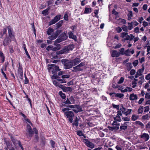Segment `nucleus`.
Returning a JSON list of instances; mask_svg holds the SVG:
<instances>
[{
	"label": "nucleus",
	"mask_w": 150,
	"mask_h": 150,
	"mask_svg": "<svg viewBox=\"0 0 150 150\" xmlns=\"http://www.w3.org/2000/svg\"><path fill=\"white\" fill-rule=\"evenodd\" d=\"M47 66L48 67L47 69L49 72H52V74L53 75H56L57 71L61 70L59 67L54 64H48Z\"/></svg>",
	"instance_id": "f257e3e1"
},
{
	"label": "nucleus",
	"mask_w": 150,
	"mask_h": 150,
	"mask_svg": "<svg viewBox=\"0 0 150 150\" xmlns=\"http://www.w3.org/2000/svg\"><path fill=\"white\" fill-rule=\"evenodd\" d=\"M120 37L123 39L122 41H124L128 40L132 41L134 38V36L132 34H130L129 35L128 33L125 32L122 33L120 34Z\"/></svg>",
	"instance_id": "f03ea898"
},
{
	"label": "nucleus",
	"mask_w": 150,
	"mask_h": 150,
	"mask_svg": "<svg viewBox=\"0 0 150 150\" xmlns=\"http://www.w3.org/2000/svg\"><path fill=\"white\" fill-rule=\"evenodd\" d=\"M67 33V32H64L63 33L60 35L58 38L54 42V44L55 46H59V45L57 44L58 43L64 41L67 39L68 36Z\"/></svg>",
	"instance_id": "7ed1b4c3"
},
{
	"label": "nucleus",
	"mask_w": 150,
	"mask_h": 150,
	"mask_svg": "<svg viewBox=\"0 0 150 150\" xmlns=\"http://www.w3.org/2000/svg\"><path fill=\"white\" fill-rule=\"evenodd\" d=\"M64 115L68 119V120L70 123L73 122V117L74 116V115L72 111H67L65 113Z\"/></svg>",
	"instance_id": "20e7f679"
},
{
	"label": "nucleus",
	"mask_w": 150,
	"mask_h": 150,
	"mask_svg": "<svg viewBox=\"0 0 150 150\" xmlns=\"http://www.w3.org/2000/svg\"><path fill=\"white\" fill-rule=\"evenodd\" d=\"M67 107H69L71 108H76L78 109H73V111H74L76 113H77L79 112L82 111L81 109L79 108V105H67Z\"/></svg>",
	"instance_id": "39448f33"
},
{
	"label": "nucleus",
	"mask_w": 150,
	"mask_h": 150,
	"mask_svg": "<svg viewBox=\"0 0 150 150\" xmlns=\"http://www.w3.org/2000/svg\"><path fill=\"white\" fill-rule=\"evenodd\" d=\"M64 62V68L65 69L71 68L73 66L72 64L70 63V61L65 60Z\"/></svg>",
	"instance_id": "423d86ee"
},
{
	"label": "nucleus",
	"mask_w": 150,
	"mask_h": 150,
	"mask_svg": "<svg viewBox=\"0 0 150 150\" xmlns=\"http://www.w3.org/2000/svg\"><path fill=\"white\" fill-rule=\"evenodd\" d=\"M61 17V15H59L56 16L54 19L50 21L49 23V25H50L56 23L60 19Z\"/></svg>",
	"instance_id": "0eeeda50"
},
{
	"label": "nucleus",
	"mask_w": 150,
	"mask_h": 150,
	"mask_svg": "<svg viewBox=\"0 0 150 150\" xmlns=\"http://www.w3.org/2000/svg\"><path fill=\"white\" fill-rule=\"evenodd\" d=\"M70 63L72 64V65L73 66H75L78 64L80 62H81V60L80 59V57H76L75 59L72 60H70Z\"/></svg>",
	"instance_id": "6e6552de"
},
{
	"label": "nucleus",
	"mask_w": 150,
	"mask_h": 150,
	"mask_svg": "<svg viewBox=\"0 0 150 150\" xmlns=\"http://www.w3.org/2000/svg\"><path fill=\"white\" fill-rule=\"evenodd\" d=\"M83 141L87 146L91 149L93 148L94 147V144L89 141L88 139H84Z\"/></svg>",
	"instance_id": "1a4fd4ad"
},
{
	"label": "nucleus",
	"mask_w": 150,
	"mask_h": 150,
	"mask_svg": "<svg viewBox=\"0 0 150 150\" xmlns=\"http://www.w3.org/2000/svg\"><path fill=\"white\" fill-rule=\"evenodd\" d=\"M8 31V33L9 36L13 40H14V36L13 34V30L12 29V28L10 26H9L7 27Z\"/></svg>",
	"instance_id": "9d476101"
},
{
	"label": "nucleus",
	"mask_w": 150,
	"mask_h": 150,
	"mask_svg": "<svg viewBox=\"0 0 150 150\" xmlns=\"http://www.w3.org/2000/svg\"><path fill=\"white\" fill-rule=\"evenodd\" d=\"M62 32L61 30H58L55 32V33L52 36L50 37V38L51 40H54L56 39L57 36Z\"/></svg>",
	"instance_id": "9b49d317"
},
{
	"label": "nucleus",
	"mask_w": 150,
	"mask_h": 150,
	"mask_svg": "<svg viewBox=\"0 0 150 150\" xmlns=\"http://www.w3.org/2000/svg\"><path fill=\"white\" fill-rule=\"evenodd\" d=\"M110 53L112 57H117L120 56V53L116 50H112Z\"/></svg>",
	"instance_id": "f8f14e48"
},
{
	"label": "nucleus",
	"mask_w": 150,
	"mask_h": 150,
	"mask_svg": "<svg viewBox=\"0 0 150 150\" xmlns=\"http://www.w3.org/2000/svg\"><path fill=\"white\" fill-rule=\"evenodd\" d=\"M33 130V131L32 129H31L28 131L29 134V136L32 137L34 134V132L35 134H38V131L35 128H34Z\"/></svg>",
	"instance_id": "ddd939ff"
},
{
	"label": "nucleus",
	"mask_w": 150,
	"mask_h": 150,
	"mask_svg": "<svg viewBox=\"0 0 150 150\" xmlns=\"http://www.w3.org/2000/svg\"><path fill=\"white\" fill-rule=\"evenodd\" d=\"M134 52V50L132 49H128L125 52V54L127 56H130Z\"/></svg>",
	"instance_id": "4468645a"
},
{
	"label": "nucleus",
	"mask_w": 150,
	"mask_h": 150,
	"mask_svg": "<svg viewBox=\"0 0 150 150\" xmlns=\"http://www.w3.org/2000/svg\"><path fill=\"white\" fill-rule=\"evenodd\" d=\"M140 137L143 139L145 141H146L149 139V136L148 134L144 133L141 135Z\"/></svg>",
	"instance_id": "2eb2a0df"
},
{
	"label": "nucleus",
	"mask_w": 150,
	"mask_h": 150,
	"mask_svg": "<svg viewBox=\"0 0 150 150\" xmlns=\"http://www.w3.org/2000/svg\"><path fill=\"white\" fill-rule=\"evenodd\" d=\"M23 74L22 69L20 67L18 70V76L20 79H23Z\"/></svg>",
	"instance_id": "dca6fc26"
},
{
	"label": "nucleus",
	"mask_w": 150,
	"mask_h": 150,
	"mask_svg": "<svg viewBox=\"0 0 150 150\" xmlns=\"http://www.w3.org/2000/svg\"><path fill=\"white\" fill-rule=\"evenodd\" d=\"M138 99V97L136 94L132 93L129 96V99L131 100H136Z\"/></svg>",
	"instance_id": "f3484780"
},
{
	"label": "nucleus",
	"mask_w": 150,
	"mask_h": 150,
	"mask_svg": "<svg viewBox=\"0 0 150 150\" xmlns=\"http://www.w3.org/2000/svg\"><path fill=\"white\" fill-rule=\"evenodd\" d=\"M69 50L66 48H64V49L60 51H57L56 52L57 54H62L64 53H67L68 52Z\"/></svg>",
	"instance_id": "a211bd4d"
},
{
	"label": "nucleus",
	"mask_w": 150,
	"mask_h": 150,
	"mask_svg": "<svg viewBox=\"0 0 150 150\" xmlns=\"http://www.w3.org/2000/svg\"><path fill=\"white\" fill-rule=\"evenodd\" d=\"M68 34L69 38H72L74 39L76 41L77 39L76 37V35H74V33L72 32H69Z\"/></svg>",
	"instance_id": "6ab92c4d"
},
{
	"label": "nucleus",
	"mask_w": 150,
	"mask_h": 150,
	"mask_svg": "<svg viewBox=\"0 0 150 150\" xmlns=\"http://www.w3.org/2000/svg\"><path fill=\"white\" fill-rule=\"evenodd\" d=\"M11 42V40L8 37L5 38L4 41L3 43L4 46H6Z\"/></svg>",
	"instance_id": "aec40b11"
},
{
	"label": "nucleus",
	"mask_w": 150,
	"mask_h": 150,
	"mask_svg": "<svg viewBox=\"0 0 150 150\" xmlns=\"http://www.w3.org/2000/svg\"><path fill=\"white\" fill-rule=\"evenodd\" d=\"M63 23V21L61 20L58 23L56 24V29H57L60 27Z\"/></svg>",
	"instance_id": "412c9836"
},
{
	"label": "nucleus",
	"mask_w": 150,
	"mask_h": 150,
	"mask_svg": "<svg viewBox=\"0 0 150 150\" xmlns=\"http://www.w3.org/2000/svg\"><path fill=\"white\" fill-rule=\"evenodd\" d=\"M92 11V9L91 8H85L84 13L85 14L89 13Z\"/></svg>",
	"instance_id": "4be33fe9"
},
{
	"label": "nucleus",
	"mask_w": 150,
	"mask_h": 150,
	"mask_svg": "<svg viewBox=\"0 0 150 150\" xmlns=\"http://www.w3.org/2000/svg\"><path fill=\"white\" fill-rule=\"evenodd\" d=\"M63 91L65 92L68 91H72V89L70 87L64 86L63 88Z\"/></svg>",
	"instance_id": "5701e85b"
},
{
	"label": "nucleus",
	"mask_w": 150,
	"mask_h": 150,
	"mask_svg": "<svg viewBox=\"0 0 150 150\" xmlns=\"http://www.w3.org/2000/svg\"><path fill=\"white\" fill-rule=\"evenodd\" d=\"M46 49L48 51H49L50 50L53 51H56L60 49L59 47H46Z\"/></svg>",
	"instance_id": "b1692460"
},
{
	"label": "nucleus",
	"mask_w": 150,
	"mask_h": 150,
	"mask_svg": "<svg viewBox=\"0 0 150 150\" xmlns=\"http://www.w3.org/2000/svg\"><path fill=\"white\" fill-rule=\"evenodd\" d=\"M139 118V116L135 115H133L131 117V120L133 121H135Z\"/></svg>",
	"instance_id": "393cba45"
},
{
	"label": "nucleus",
	"mask_w": 150,
	"mask_h": 150,
	"mask_svg": "<svg viewBox=\"0 0 150 150\" xmlns=\"http://www.w3.org/2000/svg\"><path fill=\"white\" fill-rule=\"evenodd\" d=\"M135 123L140 126L142 128H143L144 127V125L140 121H137L135 122Z\"/></svg>",
	"instance_id": "a878e982"
},
{
	"label": "nucleus",
	"mask_w": 150,
	"mask_h": 150,
	"mask_svg": "<svg viewBox=\"0 0 150 150\" xmlns=\"http://www.w3.org/2000/svg\"><path fill=\"white\" fill-rule=\"evenodd\" d=\"M144 107L143 106H141L139 108L138 110V114H142L143 112Z\"/></svg>",
	"instance_id": "bb28decb"
},
{
	"label": "nucleus",
	"mask_w": 150,
	"mask_h": 150,
	"mask_svg": "<svg viewBox=\"0 0 150 150\" xmlns=\"http://www.w3.org/2000/svg\"><path fill=\"white\" fill-rule=\"evenodd\" d=\"M114 119L115 120L120 122H121V117L120 116L116 115L115 117H114Z\"/></svg>",
	"instance_id": "cd10ccee"
},
{
	"label": "nucleus",
	"mask_w": 150,
	"mask_h": 150,
	"mask_svg": "<svg viewBox=\"0 0 150 150\" xmlns=\"http://www.w3.org/2000/svg\"><path fill=\"white\" fill-rule=\"evenodd\" d=\"M78 120L77 119V117H76L74 121V122L72 123V125H75L76 127L78 126Z\"/></svg>",
	"instance_id": "c85d7f7f"
},
{
	"label": "nucleus",
	"mask_w": 150,
	"mask_h": 150,
	"mask_svg": "<svg viewBox=\"0 0 150 150\" xmlns=\"http://www.w3.org/2000/svg\"><path fill=\"white\" fill-rule=\"evenodd\" d=\"M132 111V110L131 109H127L125 115L126 116H127L128 115L131 114Z\"/></svg>",
	"instance_id": "c756f323"
},
{
	"label": "nucleus",
	"mask_w": 150,
	"mask_h": 150,
	"mask_svg": "<svg viewBox=\"0 0 150 150\" xmlns=\"http://www.w3.org/2000/svg\"><path fill=\"white\" fill-rule=\"evenodd\" d=\"M127 67V70H129L132 67V64L131 63H128L126 64Z\"/></svg>",
	"instance_id": "7c9ffc66"
},
{
	"label": "nucleus",
	"mask_w": 150,
	"mask_h": 150,
	"mask_svg": "<svg viewBox=\"0 0 150 150\" xmlns=\"http://www.w3.org/2000/svg\"><path fill=\"white\" fill-rule=\"evenodd\" d=\"M132 16V11H129V13L128 15V19L129 20H130L131 18V17Z\"/></svg>",
	"instance_id": "2f4dec72"
},
{
	"label": "nucleus",
	"mask_w": 150,
	"mask_h": 150,
	"mask_svg": "<svg viewBox=\"0 0 150 150\" xmlns=\"http://www.w3.org/2000/svg\"><path fill=\"white\" fill-rule=\"evenodd\" d=\"M59 94L62 99H65L66 98V96L65 94L63 93L62 91H60L59 92Z\"/></svg>",
	"instance_id": "473e14b6"
},
{
	"label": "nucleus",
	"mask_w": 150,
	"mask_h": 150,
	"mask_svg": "<svg viewBox=\"0 0 150 150\" xmlns=\"http://www.w3.org/2000/svg\"><path fill=\"white\" fill-rule=\"evenodd\" d=\"M74 68H75V70L76 71V72L77 71H81L83 70V69L81 68H80L79 67L78 65H77L75 67H74Z\"/></svg>",
	"instance_id": "72a5a7b5"
},
{
	"label": "nucleus",
	"mask_w": 150,
	"mask_h": 150,
	"mask_svg": "<svg viewBox=\"0 0 150 150\" xmlns=\"http://www.w3.org/2000/svg\"><path fill=\"white\" fill-rule=\"evenodd\" d=\"M125 49L123 48H122L120 49L119 52L120 53V55H123L125 54Z\"/></svg>",
	"instance_id": "f704fd0d"
},
{
	"label": "nucleus",
	"mask_w": 150,
	"mask_h": 150,
	"mask_svg": "<svg viewBox=\"0 0 150 150\" xmlns=\"http://www.w3.org/2000/svg\"><path fill=\"white\" fill-rule=\"evenodd\" d=\"M69 98L72 104H74L75 103V100L73 96H71Z\"/></svg>",
	"instance_id": "c9c22d12"
},
{
	"label": "nucleus",
	"mask_w": 150,
	"mask_h": 150,
	"mask_svg": "<svg viewBox=\"0 0 150 150\" xmlns=\"http://www.w3.org/2000/svg\"><path fill=\"white\" fill-rule=\"evenodd\" d=\"M48 10L49 9L48 8L42 11V13L44 15H47L48 14Z\"/></svg>",
	"instance_id": "e433bc0d"
},
{
	"label": "nucleus",
	"mask_w": 150,
	"mask_h": 150,
	"mask_svg": "<svg viewBox=\"0 0 150 150\" xmlns=\"http://www.w3.org/2000/svg\"><path fill=\"white\" fill-rule=\"evenodd\" d=\"M124 95L122 93H117L116 94V97H118L120 98H121L123 97Z\"/></svg>",
	"instance_id": "4c0bfd02"
},
{
	"label": "nucleus",
	"mask_w": 150,
	"mask_h": 150,
	"mask_svg": "<svg viewBox=\"0 0 150 150\" xmlns=\"http://www.w3.org/2000/svg\"><path fill=\"white\" fill-rule=\"evenodd\" d=\"M64 103L65 104H72V103L70 101V100H69V98H67L66 100L65 101H64Z\"/></svg>",
	"instance_id": "58836bf2"
},
{
	"label": "nucleus",
	"mask_w": 150,
	"mask_h": 150,
	"mask_svg": "<svg viewBox=\"0 0 150 150\" xmlns=\"http://www.w3.org/2000/svg\"><path fill=\"white\" fill-rule=\"evenodd\" d=\"M127 109L125 108H124L123 106H122V108L120 109V110L122 111V113L123 114H125V112L127 110Z\"/></svg>",
	"instance_id": "ea45409f"
},
{
	"label": "nucleus",
	"mask_w": 150,
	"mask_h": 150,
	"mask_svg": "<svg viewBox=\"0 0 150 150\" xmlns=\"http://www.w3.org/2000/svg\"><path fill=\"white\" fill-rule=\"evenodd\" d=\"M53 31V30L52 28H49L47 31V34L48 35H50L52 33Z\"/></svg>",
	"instance_id": "a19ab883"
},
{
	"label": "nucleus",
	"mask_w": 150,
	"mask_h": 150,
	"mask_svg": "<svg viewBox=\"0 0 150 150\" xmlns=\"http://www.w3.org/2000/svg\"><path fill=\"white\" fill-rule=\"evenodd\" d=\"M123 30L125 32H127L128 31V27L125 25H123L122 27Z\"/></svg>",
	"instance_id": "79ce46f5"
},
{
	"label": "nucleus",
	"mask_w": 150,
	"mask_h": 150,
	"mask_svg": "<svg viewBox=\"0 0 150 150\" xmlns=\"http://www.w3.org/2000/svg\"><path fill=\"white\" fill-rule=\"evenodd\" d=\"M67 107L66 108H64L62 109V111L64 112V115H65V113L67 111H69L70 110V109L69 108V107Z\"/></svg>",
	"instance_id": "37998d69"
},
{
	"label": "nucleus",
	"mask_w": 150,
	"mask_h": 150,
	"mask_svg": "<svg viewBox=\"0 0 150 150\" xmlns=\"http://www.w3.org/2000/svg\"><path fill=\"white\" fill-rule=\"evenodd\" d=\"M145 99H150V92L146 93L145 94Z\"/></svg>",
	"instance_id": "c03bdc74"
},
{
	"label": "nucleus",
	"mask_w": 150,
	"mask_h": 150,
	"mask_svg": "<svg viewBox=\"0 0 150 150\" xmlns=\"http://www.w3.org/2000/svg\"><path fill=\"white\" fill-rule=\"evenodd\" d=\"M133 26H135L138 25L139 24L138 23H137L136 21H132L130 23Z\"/></svg>",
	"instance_id": "a18cd8bd"
},
{
	"label": "nucleus",
	"mask_w": 150,
	"mask_h": 150,
	"mask_svg": "<svg viewBox=\"0 0 150 150\" xmlns=\"http://www.w3.org/2000/svg\"><path fill=\"white\" fill-rule=\"evenodd\" d=\"M112 105L113 108H116L118 110H119V105H115L113 103Z\"/></svg>",
	"instance_id": "49530a36"
},
{
	"label": "nucleus",
	"mask_w": 150,
	"mask_h": 150,
	"mask_svg": "<svg viewBox=\"0 0 150 150\" xmlns=\"http://www.w3.org/2000/svg\"><path fill=\"white\" fill-rule=\"evenodd\" d=\"M124 80V78L123 77H121L120 78V79H119V81H118L117 82V83L118 84H121L123 82Z\"/></svg>",
	"instance_id": "de8ad7c7"
},
{
	"label": "nucleus",
	"mask_w": 150,
	"mask_h": 150,
	"mask_svg": "<svg viewBox=\"0 0 150 150\" xmlns=\"http://www.w3.org/2000/svg\"><path fill=\"white\" fill-rule=\"evenodd\" d=\"M117 121L115 120L113 121V123H112V125L113 126L117 125L119 126L120 125V123L117 122Z\"/></svg>",
	"instance_id": "09e8293b"
},
{
	"label": "nucleus",
	"mask_w": 150,
	"mask_h": 150,
	"mask_svg": "<svg viewBox=\"0 0 150 150\" xmlns=\"http://www.w3.org/2000/svg\"><path fill=\"white\" fill-rule=\"evenodd\" d=\"M127 127L125 126H124L122 125L121 126H120V128L121 130H125L127 129Z\"/></svg>",
	"instance_id": "8fccbe9b"
},
{
	"label": "nucleus",
	"mask_w": 150,
	"mask_h": 150,
	"mask_svg": "<svg viewBox=\"0 0 150 150\" xmlns=\"http://www.w3.org/2000/svg\"><path fill=\"white\" fill-rule=\"evenodd\" d=\"M122 120L124 121H129L130 120V119L129 117H122Z\"/></svg>",
	"instance_id": "3c124183"
},
{
	"label": "nucleus",
	"mask_w": 150,
	"mask_h": 150,
	"mask_svg": "<svg viewBox=\"0 0 150 150\" xmlns=\"http://www.w3.org/2000/svg\"><path fill=\"white\" fill-rule=\"evenodd\" d=\"M24 50L25 51V53L28 57L29 59H30V56L28 52L27 51V50L26 48V47H24Z\"/></svg>",
	"instance_id": "603ef678"
},
{
	"label": "nucleus",
	"mask_w": 150,
	"mask_h": 150,
	"mask_svg": "<svg viewBox=\"0 0 150 150\" xmlns=\"http://www.w3.org/2000/svg\"><path fill=\"white\" fill-rule=\"evenodd\" d=\"M119 21L121 22L122 24H125L126 23V21L124 19L120 18L118 19Z\"/></svg>",
	"instance_id": "864d4df0"
},
{
	"label": "nucleus",
	"mask_w": 150,
	"mask_h": 150,
	"mask_svg": "<svg viewBox=\"0 0 150 150\" xmlns=\"http://www.w3.org/2000/svg\"><path fill=\"white\" fill-rule=\"evenodd\" d=\"M149 115L148 114H146L142 116V119L144 120H147L148 119Z\"/></svg>",
	"instance_id": "5fc2aeb1"
},
{
	"label": "nucleus",
	"mask_w": 150,
	"mask_h": 150,
	"mask_svg": "<svg viewBox=\"0 0 150 150\" xmlns=\"http://www.w3.org/2000/svg\"><path fill=\"white\" fill-rule=\"evenodd\" d=\"M138 63V60H136L133 62L132 63V64L134 67H136Z\"/></svg>",
	"instance_id": "6e6d98bb"
},
{
	"label": "nucleus",
	"mask_w": 150,
	"mask_h": 150,
	"mask_svg": "<svg viewBox=\"0 0 150 150\" xmlns=\"http://www.w3.org/2000/svg\"><path fill=\"white\" fill-rule=\"evenodd\" d=\"M128 24L129 25L128 27V29L129 30H131L133 28V26L131 23H128Z\"/></svg>",
	"instance_id": "4d7b16f0"
},
{
	"label": "nucleus",
	"mask_w": 150,
	"mask_h": 150,
	"mask_svg": "<svg viewBox=\"0 0 150 150\" xmlns=\"http://www.w3.org/2000/svg\"><path fill=\"white\" fill-rule=\"evenodd\" d=\"M52 82L53 84L56 86H57L59 85V83L56 80H53Z\"/></svg>",
	"instance_id": "13d9d810"
},
{
	"label": "nucleus",
	"mask_w": 150,
	"mask_h": 150,
	"mask_svg": "<svg viewBox=\"0 0 150 150\" xmlns=\"http://www.w3.org/2000/svg\"><path fill=\"white\" fill-rule=\"evenodd\" d=\"M3 68L1 69V72L2 74L4 76V78L6 79H7V78L6 75V74H5V73L4 72V71Z\"/></svg>",
	"instance_id": "bf43d9fd"
},
{
	"label": "nucleus",
	"mask_w": 150,
	"mask_h": 150,
	"mask_svg": "<svg viewBox=\"0 0 150 150\" xmlns=\"http://www.w3.org/2000/svg\"><path fill=\"white\" fill-rule=\"evenodd\" d=\"M50 143L51 144L52 147V148H54V144H55V142L54 141L52 140H51L50 141Z\"/></svg>",
	"instance_id": "052dcab7"
},
{
	"label": "nucleus",
	"mask_w": 150,
	"mask_h": 150,
	"mask_svg": "<svg viewBox=\"0 0 150 150\" xmlns=\"http://www.w3.org/2000/svg\"><path fill=\"white\" fill-rule=\"evenodd\" d=\"M98 11H99L98 10H95L94 11V13L96 15L95 16L96 17H97V18H98Z\"/></svg>",
	"instance_id": "680f3d73"
},
{
	"label": "nucleus",
	"mask_w": 150,
	"mask_h": 150,
	"mask_svg": "<svg viewBox=\"0 0 150 150\" xmlns=\"http://www.w3.org/2000/svg\"><path fill=\"white\" fill-rule=\"evenodd\" d=\"M77 134L79 136L83 135V134L81 131H78L77 132Z\"/></svg>",
	"instance_id": "e2e57ef3"
},
{
	"label": "nucleus",
	"mask_w": 150,
	"mask_h": 150,
	"mask_svg": "<svg viewBox=\"0 0 150 150\" xmlns=\"http://www.w3.org/2000/svg\"><path fill=\"white\" fill-rule=\"evenodd\" d=\"M137 82L136 81H132V84L133 85L132 87L134 88L137 86Z\"/></svg>",
	"instance_id": "0e129e2a"
},
{
	"label": "nucleus",
	"mask_w": 150,
	"mask_h": 150,
	"mask_svg": "<svg viewBox=\"0 0 150 150\" xmlns=\"http://www.w3.org/2000/svg\"><path fill=\"white\" fill-rule=\"evenodd\" d=\"M25 79L24 80V83L25 84H26L28 83L29 80H28V79L27 78L26 75H25Z\"/></svg>",
	"instance_id": "69168bd1"
},
{
	"label": "nucleus",
	"mask_w": 150,
	"mask_h": 150,
	"mask_svg": "<svg viewBox=\"0 0 150 150\" xmlns=\"http://www.w3.org/2000/svg\"><path fill=\"white\" fill-rule=\"evenodd\" d=\"M57 80L58 81H60L61 83H66V81H65V80L64 79H57Z\"/></svg>",
	"instance_id": "338daca9"
},
{
	"label": "nucleus",
	"mask_w": 150,
	"mask_h": 150,
	"mask_svg": "<svg viewBox=\"0 0 150 150\" xmlns=\"http://www.w3.org/2000/svg\"><path fill=\"white\" fill-rule=\"evenodd\" d=\"M116 30L117 33H120L122 31V30L120 27H118L116 28Z\"/></svg>",
	"instance_id": "774afa93"
}]
</instances>
